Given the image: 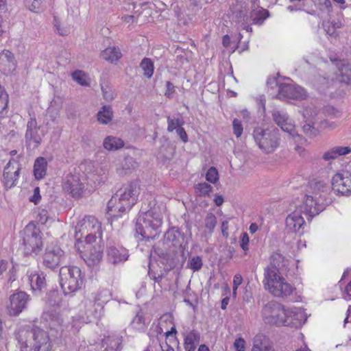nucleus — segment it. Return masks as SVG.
<instances>
[{"instance_id":"nucleus-1","label":"nucleus","mask_w":351,"mask_h":351,"mask_svg":"<svg viewBox=\"0 0 351 351\" xmlns=\"http://www.w3.org/2000/svg\"><path fill=\"white\" fill-rule=\"evenodd\" d=\"M80 169L86 171L85 176L76 171L70 173L64 177L62 185L63 191L75 199L84 195L88 186L95 189L102 181L99 170L92 162L82 164Z\"/></svg>"},{"instance_id":"nucleus-2","label":"nucleus","mask_w":351,"mask_h":351,"mask_svg":"<svg viewBox=\"0 0 351 351\" xmlns=\"http://www.w3.org/2000/svg\"><path fill=\"white\" fill-rule=\"evenodd\" d=\"M263 283L265 289L277 298H287L294 290V287L285 280L280 271L274 267L265 268Z\"/></svg>"},{"instance_id":"nucleus-3","label":"nucleus","mask_w":351,"mask_h":351,"mask_svg":"<svg viewBox=\"0 0 351 351\" xmlns=\"http://www.w3.org/2000/svg\"><path fill=\"white\" fill-rule=\"evenodd\" d=\"M101 226L93 216H85L79 219L75 226V238L76 243L96 241L101 239Z\"/></svg>"},{"instance_id":"nucleus-4","label":"nucleus","mask_w":351,"mask_h":351,"mask_svg":"<svg viewBox=\"0 0 351 351\" xmlns=\"http://www.w3.org/2000/svg\"><path fill=\"white\" fill-rule=\"evenodd\" d=\"M60 285L64 295H70L80 290L84 284L85 277L77 266L62 267L59 272Z\"/></svg>"},{"instance_id":"nucleus-5","label":"nucleus","mask_w":351,"mask_h":351,"mask_svg":"<svg viewBox=\"0 0 351 351\" xmlns=\"http://www.w3.org/2000/svg\"><path fill=\"white\" fill-rule=\"evenodd\" d=\"M162 216L156 208L145 213H141L136 225V232L145 239L154 238L157 230L162 226Z\"/></svg>"},{"instance_id":"nucleus-6","label":"nucleus","mask_w":351,"mask_h":351,"mask_svg":"<svg viewBox=\"0 0 351 351\" xmlns=\"http://www.w3.org/2000/svg\"><path fill=\"white\" fill-rule=\"evenodd\" d=\"M254 138L259 148L264 152H274L280 145L279 132L276 128H256L254 130Z\"/></svg>"},{"instance_id":"nucleus-7","label":"nucleus","mask_w":351,"mask_h":351,"mask_svg":"<svg viewBox=\"0 0 351 351\" xmlns=\"http://www.w3.org/2000/svg\"><path fill=\"white\" fill-rule=\"evenodd\" d=\"M261 316L265 324L287 326V309L278 302L271 301L267 303L262 308Z\"/></svg>"},{"instance_id":"nucleus-8","label":"nucleus","mask_w":351,"mask_h":351,"mask_svg":"<svg viewBox=\"0 0 351 351\" xmlns=\"http://www.w3.org/2000/svg\"><path fill=\"white\" fill-rule=\"evenodd\" d=\"M75 247L80 252L82 258L90 267L97 265L102 259L103 246L101 245V239L96 241L76 243Z\"/></svg>"},{"instance_id":"nucleus-9","label":"nucleus","mask_w":351,"mask_h":351,"mask_svg":"<svg viewBox=\"0 0 351 351\" xmlns=\"http://www.w3.org/2000/svg\"><path fill=\"white\" fill-rule=\"evenodd\" d=\"M140 193V186L137 182H132L123 186L110 199V205L119 201L123 206L121 208L130 209L137 202Z\"/></svg>"},{"instance_id":"nucleus-10","label":"nucleus","mask_w":351,"mask_h":351,"mask_svg":"<svg viewBox=\"0 0 351 351\" xmlns=\"http://www.w3.org/2000/svg\"><path fill=\"white\" fill-rule=\"evenodd\" d=\"M23 244L27 254H37L43 248L41 231L34 224L29 223L24 230Z\"/></svg>"},{"instance_id":"nucleus-11","label":"nucleus","mask_w":351,"mask_h":351,"mask_svg":"<svg viewBox=\"0 0 351 351\" xmlns=\"http://www.w3.org/2000/svg\"><path fill=\"white\" fill-rule=\"evenodd\" d=\"M268 10L257 5L252 8L250 12V16L246 14L239 13L237 16V23L241 26V28L247 32H252V29L249 25L250 21H252V24L261 25L263 23L265 19L269 17Z\"/></svg>"},{"instance_id":"nucleus-12","label":"nucleus","mask_w":351,"mask_h":351,"mask_svg":"<svg viewBox=\"0 0 351 351\" xmlns=\"http://www.w3.org/2000/svg\"><path fill=\"white\" fill-rule=\"evenodd\" d=\"M332 189L343 195L351 194V173L341 171L333 176L331 180Z\"/></svg>"},{"instance_id":"nucleus-13","label":"nucleus","mask_w":351,"mask_h":351,"mask_svg":"<svg viewBox=\"0 0 351 351\" xmlns=\"http://www.w3.org/2000/svg\"><path fill=\"white\" fill-rule=\"evenodd\" d=\"M272 116L274 121L284 132L289 134V135H291L293 138L296 139V141L302 139V137L298 134L297 132L295 131L294 124L289 118L286 112L284 111L275 110L272 112Z\"/></svg>"},{"instance_id":"nucleus-14","label":"nucleus","mask_w":351,"mask_h":351,"mask_svg":"<svg viewBox=\"0 0 351 351\" xmlns=\"http://www.w3.org/2000/svg\"><path fill=\"white\" fill-rule=\"evenodd\" d=\"M20 169V164L17 160L12 158L9 160L4 168L2 179L3 184L6 188H11L16 185Z\"/></svg>"},{"instance_id":"nucleus-15","label":"nucleus","mask_w":351,"mask_h":351,"mask_svg":"<svg viewBox=\"0 0 351 351\" xmlns=\"http://www.w3.org/2000/svg\"><path fill=\"white\" fill-rule=\"evenodd\" d=\"M43 134L38 126L35 117H31L27 123L25 138L27 144L33 147H38L42 141Z\"/></svg>"},{"instance_id":"nucleus-16","label":"nucleus","mask_w":351,"mask_h":351,"mask_svg":"<svg viewBox=\"0 0 351 351\" xmlns=\"http://www.w3.org/2000/svg\"><path fill=\"white\" fill-rule=\"evenodd\" d=\"M34 351H51L52 343L48 334L39 328H34L31 332Z\"/></svg>"},{"instance_id":"nucleus-17","label":"nucleus","mask_w":351,"mask_h":351,"mask_svg":"<svg viewBox=\"0 0 351 351\" xmlns=\"http://www.w3.org/2000/svg\"><path fill=\"white\" fill-rule=\"evenodd\" d=\"M305 225V221L302 216L301 208H296L288 214L285 219L286 230L289 232L302 233L301 230Z\"/></svg>"},{"instance_id":"nucleus-18","label":"nucleus","mask_w":351,"mask_h":351,"mask_svg":"<svg viewBox=\"0 0 351 351\" xmlns=\"http://www.w3.org/2000/svg\"><path fill=\"white\" fill-rule=\"evenodd\" d=\"M306 97V93L303 88L292 84H280L277 95V97L280 99L285 98L298 99H304Z\"/></svg>"},{"instance_id":"nucleus-19","label":"nucleus","mask_w":351,"mask_h":351,"mask_svg":"<svg viewBox=\"0 0 351 351\" xmlns=\"http://www.w3.org/2000/svg\"><path fill=\"white\" fill-rule=\"evenodd\" d=\"M29 296L23 291L17 292L10 297L8 311L10 315H18L26 307Z\"/></svg>"},{"instance_id":"nucleus-20","label":"nucleus","mask_w":351,"mask_h":351,"mask_svg":"<svg viewBox=\"0 0 351 351\" xmlns=\"http://www.w3.org/2000/svg\"><path fill=\"white\" fill-rule=\"evenodd\" d=\"M64 252L58 246H49L43 256L44 265L51 269L56 268L63 260Z\"/></svg>"},{"instance_id":"nucleus-21","label":"nucleus","mask_w":351,"mask_h":351,"mask_svg":"<svg viewBox=\"0 0 351 351\" xmlns=\"http://www.w3.org/2000/svg\"><path fill=\"white\" fill-rule=\"evenodd\" d=\"M43 319L49 329L56 331V333L62 334L67 329L64 318L59 313L45 312L43 315Z\"/></svg>"},{"instance_id":"nucleus-22","label":"nucleus","mask_w":351,"mask_h":351,"mask_svg":"<svg viewBox=\"0 0 351 351\" xmlns=\"http://www.w3.org/2000/svg\"><path fill=\"white\" fill-rule=\"evenodd\" d=\"M302 114L305 123L302 128L307 134H316L315 126L317 123V111L311 106H306L302 111Z\"/></svg>"},{"instance_id":"nucleus-23","label":"nucleus","mask_w":351,"mask_h":351,"mask_svg":"<svg viewBox=\"0 0 351 351\" xmlns=\"http://www.w3.org/2000/svg\"><path fill=\"white\" fill-rule=\"evenodd\" d=\"M17 67L14 55L8 49L0 52V71L5 75H12Z\"/></svg>"},{"instance_id":"nucleus-24","label":"nucleus","mask_w":351,"mask_h":351,"mask_svg":"<svg viewBox=\"0 0 351 351\" xmlns=\"http://www.w3.org/2000/svg\"><path fill=\"white\" fill-rule=\"evenodd\" d=\"M306 320V316L302 308H291L287 309V326L299 328Z\"/></svg>"},{"instance_id":"nucleus-25","label":"nucleus","mask_w":351,"mask_h":351,"mask_svg":"<svg viewBox=\"0 0 351 351\" xmlns=\"http://www.w3.org/2000/svg\"><path fill=\"white\" fill-rule=\"evenodd\" d=\"M320 199L318 200L315 196L306 195L303 205L300 206L301 210L304 209V212L309 214L311 216L318 215L323 209V204L320 203Z\"/></svg>"},{"instance_id":"nucleus-26","label":"nucleus","mask_w":351,"mask_h":351,"mask_svg":"<svg viewBox=\"0 0 351 351\" xmlns=\"http://www.w3.org/2000/svg\"><path fill=\"white\" fill-rule=\"evenodd\" d=\"M27 276L33 291H40L46 287L45 276L43 272L36 269H29Z\"/></svg>"},{"instance_id":"nucleus-27","label":"nucleus","mask_w":351,"mask_h":351,"mask_svg":"<svg viewBox=\"0 0 351 351\" xmlns=\"http://www.w3.org/2000/svg\"><path fill=\"white\" fill-rule=\"evenodd\" d=\"M107 258L108 261L113 264H117L125 261L128 258L127 250L122 247H109L107 250Z\"/></svg>"},{"instance_id":"nucleus-28","label":"nucleus","mask_w":351,"mask_h":351,"mask_svg":"<svg viewBox=\"0 0 351 351\" xmlns=\"http://www.w3.org/2000/svg\"><path fill=\"white\" fill-rule=\"evenodd\" d=\"M114 117L112 108L110 105L103 106L96 114L97 121L101 125L110 124Z\"/></svg>"},{"instance_id":"nucleus-29","label":"nucleus","mask_w":351,"mask_h":351,"mask_svg":"<svg viewBox=\"0 0 351 351\" xmlns=\"http://www.w3.org/2000/svg\"><path fill=\"white\" fill-rule=\"evenodd\" d=\"M176 329L172 327L170 330L165 332V342L160 343L162 351H175L173 346H177L178 341L176 337Z\"/></svg>"},{"instance_id":"nucleus-30","label":"nucleus","mask_w":351,"mask_h":351,"mask_svg":"<svg viewBox=\"0 0 351 351\" xmlns=\"http://www.w3.org/2000/svg\"><path fill=\"white\" fill-rule=\"evenodd\" d=\"M148 320L145 317V313L143 311L140 309L136 313L130 322V326L132 329L136 331H143L145 330L148 325Z\"/></svg>"},{"instance_id":"nucleus-31","label":"nucleus","mask_w":351,"mask_h":351,"mask_svg":"<svg viewBox=\"0 0 351 351\" xmlns=\"http://www.w3.org/2000/svg\"><path fill=\"white\" fill-rule=\"evenodd\" d=\"M124 146V141L119 137L109 135L105 137L103 141V147L109 152H114L121 149Z\"/></svg>"},{"instance_id":"nucleus-32","label":"nucleus","mask_w":351,"mask_h":351,"mask_svg":"<svg viewBox=\"0 0 351 351\" xmlns=\"http://www.w3.org/2000/svg\"><path fill=\"white\" fill-rule=\"evenodd\" d=\"M351 152L350 147L336 146L326 152L323 155L325 160H330L337 158L341 156H345Z\"/></svg>"},{"instance_id":"nucleus-33","label":"nucleus","mask_w":351,"mask_h":351,"mask_svg":"<svg viewBox=\"0 0 351 351\" xmlns=\"http://www.w3.org/2000/svg\"><path fill=\"white\" fill-rule=\"evenodd\" d=\"M251 351H274L268 339L263 335H257L253 340Z\"/></svg>"},{"instance_id":"nucleus-34","label":"nucleus","mask_w":351,"mask_h":351,"mask_svg":"<svg viewBox=\"0 0 351 351\" xmlns=\"http://www.w3.org/2000/svg\"><path fill=\"white\" fill-rule=\"evenodd\" d=\"M121 56L119 48L116 47H109L101 53V57L111 63H117Z\"/></svg>"},{"instance_id":"nucleus-35","label":"nucleus","mask_w":351,"mask_h":351,"mask_svg":"<svg viewBox=\"0 0 351 351\" xmlns=\"http://www.w3.org/2000/svg\"><path fill=\"white\" fill-rule=\"evenodd\" d=\"M47 162L45 158H36L34 166V174L37 180H40L46 175Z\"/></svg>"},{"instance_id":"nucleus-36","label":"nucleus","mask_w":351,"mask_h":351,"mask_svg":"<svg viewBox=\"0 0 351 351\" xmlns=\"http://www.w3.org/2000/svg\"><path fill=\"white\" fill-rule=\"evenodd\" d=\"M123 206V204H121L119 201H117V202L110 205V199L108 202L107 205V214L111 218H117L121 217L122 215L130 210L128 208H121Z\"/></svg>"},{"instance_id":"nucleus-37","label":"nucleus","mask_w":351,"mask_h":351,"mask_svg":"<svg viewBox=\"0 0 351 351\" xmlns=\"http://www.w3.org/2000/svg\"><path fill=\"white\" fill-rule=\"evenodd\" d=\"M199 341V335L198 332L193 330L190 332L185 337L184 346L186 351H195L196 345Z\"/></svg>"},{"instance_id":"nucleus-38","label":"nucleus","mask_w":351,"mask_h":351,"mask_svg":"<svg viewBox=\"0 0 351 351\" xmlns=\"http://www.w3.org/2000/svg\"><path fill=\"white\" fill-rule=\"evenodd\" d=\"M84 306L87 308V313L94 316H99L103 308L102 302H96L95 300L86 299L83 302Z\"/></svg>"},{"instance_id":"nucleus-39","label":"nucleus","mask_w":351,"mask_h":351,"mask_svg":"<svg viewBox=\"0 0 351 351\" xmlns=\"http://www.w3.org/2000/svg\"><path fill=\"white\" fill-rule=\"evenodd\" d=\"M73 81L82 86L88 87L90 86V78L88 75L81 70H76L71 73Z\"/></svg>"},{"instance_id":"nucleus-40","label":"nucleus","mask_w":351,"mask_h":351,"mask_svg":"<svg viewBox=\"0 0 351 351\" xmlns=\"http://www.w3.org/2000/svg\"><path fill=\"white\" fill-rule=\"evenodd\" d=\"M311 187L316 199L321 198L322 195L326 193L329 190L327 183L323 180H318L312 182Z\"/></svg>"},{"instance_id":"nucleus-41","label":"nucleus","mask_w":351,"mask_h":351,"mask_svg":"<svg viewBox=\"0 0 351 351\" xmlns=\"http://www.w3.org/2000/svg\"><path fill=\"white\" fill-rule=\"evenodd\" d=\"M24 5L27 9L34 13L42 12L45 10V0H24Z\"/></svg>"},{"instance_id":"nucleus-42","label":"nucleus","mask_w":351,"mask_h":351,"mask_svg":"<svg viewBox=\"0 0 351 351\" xmlns=\"http://www.w3.org/2000/svg\"><path fill=\"white\" fill-rule=\"evenodd\" d=\"M271 263L267 267H274L280 271L283 267L287 265V260L280 253L275 252L271 256Z\"/></svg>"},{"instance_id":"nucleus-43","label":"nucleus","mask_w":351,"mask_h":351,"mask_svg":"<svg viewBox=\"0 0 351 351\" xmlns=\"http://www.w3.org/2000/svg\"><path fill=\"white\" fill-rule=\"evenodd\" d=\"M213 187L206 182H199L194 186L195 193L199 197H209Z\"/></svg>"},{"instance_id":"nucleus-44","label":"nucleus","mask_w":351,"mask_h":351,"mask_svg":"<svg viewBox=\"0 0 351 351\" xmlns=\"http://www.w3.org/2000/svg\"><path fill=\"white\" fill-rule=\"evenodd\" d=\"M120 165L121 169H117L120 173H128L137 167L135 160L130 156L125 157Z\"/></svg>"},{"instance_id":"nucleus-45","label":"nucleus","mask_w":351,"mask_h":351,"mask_svg":"<svg viewBox=\"0 0 351 351\" xmlns=\"http://www.w3.org/2000/svg\"><path fill=\"white\" fill-rule=\"evenodd\" d=\"M339 77L341 82L351 83V66L350 64H342L339 68Z\"/></svg>"},{"instance_id":"nucleus-46","label":"nucleus","mask_w":351,"mask_h":351,"mask_svg":"<svg viewBox=\"0 0 351 351\" xmlns=\"http://www.w3.org/2000/svg\"><path fill=\"white\" fill-rule=\"evenodd\" d=\"M141 68L143 71V74L148 78H150L154 71L153 62L149 58H145L141 62Z\"/></svg>"},{"instance_id":"nucleus-47","label":"nucleus","mask_w":351,"mask_h":351,"mask_svg":"<svg viewBox=\"0 0 351 351\" xmlns=\"http://www.w3.org/2000/svg\"><path fill=\"white\" fill-rule=\"evenodd\" d=\"M206 180L211 183L216 184L219 181V173L217 169L214 167H210L206 173Z\"/></svg>"},{"instance_id":"nucleus-48","label":"nucleus","mask_w":351,"mask_h":351,"mask_svg":"<svg viewBox=\"0 0 351 351\" xmlns=\"http://www.w3.org/2000/svg\"><path fill=\"white\" fill-rule=\"evenodd\" d=\"M167 124V131L171 132L178 130V128H180L182 125L183 121L178 118H171L168 117Z\"/></svg>"},{"instance_id":"nucleus-49","label":"nucleus","mask_w":351,"mask_h":351,"mask_svg":"<svg viewBox=\"0 0 351 351\" xmlns=\"http://www.w3.org/2000/svg\"><path fill=\"white\" fill-rule=\"evenodd\" d=\"M217 224V219L213 213H208L205 218V227L212 232Z\"/></svg>"},{"instance_id":"nucleus-50","label":"nucleus","mask_w":351,"mask_h":351,"mask_svg":"<svg viewBox=\"0 0 351 351\" xmlns=\"http://www.w3.org/2000/svg\"><path fill=\"white\" fill-rule=\"evenodd\" d=\"M317 128L315 127L316 132L319 130H334L337 128V124L333 121H329L327 120L321 121L319 123L317 122Z\"/></svg>"},{"instance_id":"nucleus-51","label":"nucleus","mask_w":351,"mask_h":351,"mask_svg":"<svg viewBox=\"0 0 351 351\" xmlns=\"http://www.w3.org/2000/svg\"><path fill=\"white\" fill-rule=\"evenodd\" d=\"M189 267L194 271H199L203 265L202 260L200 256H193L189 260Z\"/></svg>"},{"instance_id":"nucleus-52","label":"nucleus","mask_w":351,"mask_h":351,"mask_svg":"<svg viewBox=\"0 0 351 351\" xmlns=\"http://www.w3.org/2000/svg\"><path fill=\"white\" fill-rule=\"evenodd\" d=\"M233 133L237 138H239L243 134V128L241 121L237 119H234L232 121Z\"/></svg>"},{"instance_id":"nucleus-53","label":"nucleus","mask_w":351,"mask_h":351,"mask_svg":"<svg viewBox=\"0 0 351 351\" xmlns=\"http://www.w3.org/2000/svg\"><path fill=\"white\" fill-rule=\"evenodd\" d=\"M101 90L103 97L105 100L108 101H111L115 98V93L112 88L109 87L104 88V86H102Z\"/></svg>"},{"instance_id":"nucleus-54","label":"nucleus","mask_w":351,"mask_h":351,"mask_svg":"<svg viewBox=\"0 0 351 351\" xmlns=\"http://www.w3.org/2000/svg\"><path fill=\"white\" fill-rule=\"evenodd\" d=\"M48 212L45 209H40L37 215V220L41 224H45L48 221Z\"/></svg>"},{"instance_id":"nucleus-55","label":"nucleus","mask_w":351,"mask_h":351,"mask_svg":"<svg viewBox=\"0 0 351 351\" xmlns=\"http://www.w3.org/2000/svg\"><path fill=\"white\" fill-rule=\"evenodd\" d=\"M246 342L243 338L239 337L235 339L234 347L237 351H245Z\"/></svg>"},{"instance_id":"nucleus-56","label":"nucleus","mask_w":351,"mask_h":351,"mask_svg":"<svg viewBox=\"0 0 351 351\" xmlns=\"http://www.w3.org/2000/svg\"><path fill=\"white\" fill-rule=\"evenodd\" d=\"M54 27L58 33L61 36L68 35L70 32V29L67 27H61L60 23L58 21H55Z\"/></svg>"},{"instance_id":"nucleus-57","label":"nucleus","mask_w":351,"mask_h":351,"mask_svg":"<svg viewBox=\"0 0 351 351\" xmlns=\"http://www.w3.org/2000/svg\"><path fill=\"white\" fill-rule=\"evenodd\" d=\"M240 245L241 247L245 251L248 250V244H249V237L246 232H243L241 235L240 238Z\"/></svg>"},{"instance_id":"nucleus-58","label":"nucleus","mask_w":351,"mask_h":351,"mask_svg":"<svg viewBox=\"0 0 351 351\" xmlns=\"http://www.w3.org/2000/svg\"><path fill=\"white\" fill-rule=\"evenodd\" d=\"M243 282V278L241 275L237 274L234 276L233 278V294H236L237 290L240 285Z\"/></svg>"},{"instance_id":"nucleus-59","label":"nucleus","mask_w":351,"mask_h":351,"mask_svg":"<svg viewBox=\"0 0 351 351\" xmlns=\"http://www.w3.org/2000/svg\"><path fill=\"white\" fill-rule=\"evenodd\" d=\"M320 6V9L326 10L328 12L331 11L332 4L330 0H317Z\"/></svg>"},{"instance_id":"nucleus-60","label":"nucleus","mask_w":351,"mask_h":351,"mask_svg":"<svg viewBox=\"0 0 351 351\" xmlns=\"http://www.w3.org/2000/svg\"><path fill=\"white\" fill-rule=\"evenodd\" d=\"M176 132L183 143L188 142V135L185 130L182 126L180 128H178V130H176Z\"/></svg>"},{"instance_id":"nucleus-61","label":"nucleus","mask_w":351,"mask_h":351,"mask_svg":"<svg viewBox=\"0 0 351 351\" xmlns=\"http://www.w3.org/2000/svg\"><path fill=\"white\" fill-rule=\"evenodd\" d=\"M166 88H167V90L165 93V96L169 98L172 97L173 95L175 92V86H173V84L171 82H167Z\"/></svg>"},{"instance_id":"nucleus-62","label":"nucleus","mask_w":351,"mask_h":351,"mask_svg":"<svg viewBox=\"0 0 351 351\" xmlns=\"http://www.w3.org/2000/svg\"><path fill=\"white\" fill-rule=\"evenodd\" d=\"M40 199V189L38 187H36L34 190V195L30 198V201L37 204Z\"/></svg>"},{"instance_id":"nucleus-63","label":"nucleus","mask_w":351,"mask_h":351,"mask_svg":"<svg viewBox=\"0 0 351 351\" xmlns=\"http://www.w3.org/2000/svg\"><path fill=\"white\" fill-rule=\"evenodd\" d=\"M343 298L346 300H351V281L346 287Z\"/></svg>"},{"instance_id":"nucleus-64","label":"nucleus","mask_w":351,"mask_h":351,"mask_svg":"<svg viewBox=\"0 0 351 351\" xmlns=\"http://www.w3.org/2000/svg\"><path fill=\"white\" fill-rule=\"evenodd\" d=\"M223 197L220 195H216L214 199V202L218 206H221L223 203Z\"/></svg>"}]
</instances>
